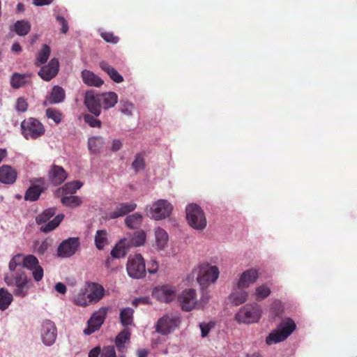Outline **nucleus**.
<instances>
[{"label":"nucleus","mask_w":357,"mask_h":357,"mask_svg":"<svg viewBox=\"0 0 357 357\" xmlns=\"http://www.w3.org/2000/svg\"><path fill=\"white\" fill-rule=\"evenodd\" d=\"M196 281L201 290L206 289L210 285L215 284L220 276V269L216 265L208 262L199 264L195 268Z\"/></svg>","instance_id":"1"},{"label":"nucleus","mask_w":357,"mask_h":357,"mask_svg":"<svg viewBox=\"0 0 357 357\" xmlns=\"http://www.w3.org/2000/svg\"><path fill=\"white\" fill-rule=\"evenodd\" d=\"M296 329L295 322L290 318L281 321L277 328L272 331L266 338L268 345L277 344L285 340Z\"/></svg>","instance_id":"2"},{"label":"nucleus","mask_w":357,"mask_h":357,"mask_svg":"<svg viewBox=\"0 0 357 357\" xmlns=\"http://www.w3.org/2000/svg\"><path fill=\"white\" fill-rule=\"evenodd\" d=\"M261 314L262 310L259 305L248 304L239 310L235 315V319L239 324H255L259 321Z\"/></svg>","instance_id":"3"},{"label":"nucleus","mask_w":357,"mask_h":357,"mask_svg":"<svg viewBox=\"0 0 357 357\" xmlns=\"http://www.w3.org/2000/svg\"><path fill=\"white\" fill-rule=\"evenodd\" d=\"M22 135L26 139H36L45 134L43 123L37 119L29 117L21 123Z\"/></svg>","instance_id":"4"},{"label":"nucleus","mask_w":357,"mask_h":357,"mask_svg":"<svg viewBox=\"0 0 357 357\" xmlns=\"http://www.w3.org/2000/svg\"><path fill=\"white\" fill-rule=\"evenodd\" d=\"M172 210L173 206L171 203L161 199L152 204L147 214L155 220H161L169 217Z\"/></svg>","instance_id":"5"},{"label":"nucleus","mask_w":357,"mask_h":357,"mask_svg":"<svg viewBox=\"0 0 357 357\" xmlns=\"http://www.w3.org/2000/svg\"><path fill=\"white\" fill-rule=\"evenodd\" d=\"M181 319L177 314H167L160 318L156 324V331L162 335L173 332L180 324Z\"/></svg>","instance_id":"6"},{"label":"nucleus","mask_w":357,"mask_h":357,"mask_svg":"<svg viewBox=\"0 0 357 357\" xmlns=\"http://www.w3.org/2000/svg\"><path fill=\"white\" fill-rule=\"evenodd\" d=\"M128 274L132 278L139 279L145 275L146 268L144 258L139 254L128 258L127 266Z\"/></svg>","instance_id":"7"},{"label":"nucleus","mask_w":357,"mask_h":357,"mask_svg":"<svg viewBox=\"0 0 357 357\" xmlns=\"http://www.w3.org/2000/svg\"><path fill=\"white\" fill-rule=\"evenodd\" d=\"M107 312V307H102L93 312L87 322V328L84 330V333L89 335L98 331L102 325Z\"/></svg>","instance_id":"8"},{"label":"nucleus","mask_w":357,"mask_h":357,"mask_svg":"<svg viewBox=\"0 0 357 357\" xmlns=\"http://www.w3.org/2000/svg\"><path fill=\"white\" fill-rule=\"evenodd\" d=\"M178 301L183 311L190 312L197 309L198 301L196 290L193 289L183 290L178 296Z\"/></svg>","instance_id":"9"},{"label":"nucleus","mask_w":357,"mask_h":357,"mask_svg":"<svg viewBox=\"0 0 357 357\" xmlns=\"http://www.w3.org/2000/svg\"><path fill=\"white\" fill-rule=\"evenodd\" d=\"M176 294V287L171 284H163L156 287L152 291V296L158 301L169 303L173 301Z\"/></svg>","instance_id":"10"},{"label":"nucleus","mask_w":357,"mask_h":357,"mask_svg":"<svg viewBox=\"0 0 357 357\" xmlns=\"http://www.w3.org/2000/svg\"><path fill=\"white\" fill-rule=\"evenodd\" d=\"M136 207L137 204L132 202L122 203L112 211H104L101 217L104 220L115 219L134 211Z\"/></svg>","instance_id":"11"},{"label":"nucleus","mask_w":357,"mask_h":357,"mask_svg":"<svg viewBox=\"0 0 357 357\" xmlns=\"http://www.w3.org/2000/svg\"><path fill=\"white\" fill-rule=\"evenodd\" d=\"M79 246V241L77 237L64 240L58 247L57 254L61 257H70L74 255Z\"/></svg>","instance_id":"12"},{"label":"nucleus","mask_w":357,"mask_h":357,"mask_svg":"<svg viewBox=\"0 0 357 357\" xmlns=\"http://www.w3.org/2000/svg\"><path fill=\"white\" fill-rule=\"evenodd\" d=\"M84 105L89 112L96 116H98L101 113V100L99 94H95L93 91H88L85 94Z\"/></svg>","instance_id":"13"},{"label":"nucleus","mask_w":357,"mask_h":357,"mask_svg":"<svg viewBox=\"0 0 357 357\" xmlns=\"http://www.w3.org/2000/svg\"><path fill=\"white\" fill-rule=\"evenodd\" d=\"M24 268L32 271L33 279L36 282H39L43 279L44 275L43 268L39 265V261L35 256L32 255L25 256Z\"/></svg>","instance_id":"14"},{"label":"nucleus","mask_w":357,"mask_h":357,"mask_svg":"<svg viewBox=\"0 0 357 357\" xmlns=\"http://www.w3.org/2000/svg\"><path fill=\"white\" fill-rule=\"evenodd\" d=\"M186 218L189 223H206L203 210L196 204H190L185 208Z\"/></svg>","instance_id":"15"},{"label":"nucleus","mask_w":357,"mask_h":357,"mask_svg":"<svg viewBox=\"0 0 357 357\" xmlns=\"http://www.w3.org/2000/svg\"><path fill=\"white\" fill-rule=\"evenodd\" d=\"M15 289L14 294L19 297H25L29 292V289L32 286V282L30 279L24 274H20L15 278Z\"/></svg>","instance_id":"16"},{"label":"nucleus","mask_w":357,"mask_h":357,"mask_svg":"<svg viewBox=\"0 0 357 357\" xmlns=\"http://www.w3.org/2000/svg\"><path fill=\"white\" fill-rule=\"evenodd\" d=\"M59 61L54 58L52 59L47 65L43 66L38 74L42 79L49 82L56 76L59 72Z\"/></svg>","instance_id":"17"},{"label":"nucleus","mask_w":357,"mask_h":357,"mask_svg":"<svg viewBox=\"0 0 357 357\" xmlns=\"http://www.w3.org/2000/svg\"><path fill=\"white\" fill-rule=\"evenodd\" d=\"M41 336L43 343L47 346H50L55 342L56 329L54 324L50 320L43 321Z\"/></svg>","instance_id":"18"},{"label":"nucleus","mask_w":357,"mask_h":357,"mask_svg":"<svg viewBox=\"0 0 357 357\" xmlns=\"http://www.w3.org/2000/svg\"><path fill=\"white\" fill-rule=\"evenodd\" d=\"M259 273L257 269L250 268L243 271L236 283L237 289L248 288L255 284L259 278Z\"/></svg>","instance_id":"19"},{"label":"nucleus","mask_w":357,"mask_h":357,"mask_svg":"<svg viewBox=\"0 0 357 357\" xmlns=\"http://www.w3.org/2000/svg\"><path fill=\"white\" fill-rule=\"evenodd\" d=\"M67 176L66 170L61 166L56 165H53L48 172V178L54 185H59L63 183Z\"/></svg>","instance_id":"20"},{"label":"nucleus","mask_w":357,"mask_h":357,"mask_svg":"<svg viewBox=\"0 0 357 357\" xmlns=\"http://www.w3.org/2000/svg\"><path fill=\"white\" fill-rule=\"evenodd\" d=\"M169 236L166 231L158 227L155 230V243L153 248L158 252L165 251L168 246Z\"/></svg>","instance_id":"21"},{"label":"nucleus","mask_w":357,"mask_h":357,"mask_svg":"<svg viewBox=\"0 0 357 357\" xmlns=\"http://www.w3.org/2000/svg\"><path fill=\"white\" fill-rule=\"evenodd\" d=\"M17 172L8 165H3L0 167V183L4 184H13L17 179Z\"/></svg>","instance_id":"22"},{"label":"nucleus","mask_w":357,"mask_h":357,"mask_svg":"<svg viewBox=\"0 0 357 357\" xmlns=\"http://www.w3.org/2000/svg\"><path fill=\"white\" fill-rule=\"evenodd\" d=\"M31 74L14 73L10 80L12 88L17 89L29 84L31 82Z\"/></svg>","instance_id":"23"},{"label":"nucleus","mask_w":357,"mask_h":357,"mask_svg":"<svg viewBox=\"0 0 357 357\" xmlns=\"http://www.w3.org/2000/svg\"><path fill=\"white\" fill-rule=\"evenodd\" d=\"M83 185V183L79 181H73L66 183L62 188H58L55 195L60 197L61 195H73Z\"/></svg>","instance_id":"24"},{"label":"nucleus","mask_w":357,"mask_h":357,"mask_svg":"<svg viewBox=\"0 0 357 357\" xmlns=\"http://www.w3.org/2000/svg\"><path fill=\"white\" fill-rule=\"evenodd\" d=\"M130 333L128 329L123 330L115 339V345L118 352L125 353L127 351V344L130 342Z\"/></svg>","instance_id":"25"},{"label":"nucleus","mask_w":357,"mask_h":357,"mask_svg":"<svg viewBox=\"0 0 357 357\" xmlns=\"http://www.w3.org/2000/svg\"><path fill=\"white\" fill-rule=\"evenodd\" d=\"M87 289L91 303H98L105 295V289L99 284L91 283Z\"/></svg>","instance_id":"26"},{"label":"nucleus","mask_w":357,"mask_h":357,"mask_svg":"<svg viewBox=\"0 0 357 357\" xmlns=\"http://www.w3.org/2000/svg\"><path fill=\"white\" fill-rule=\"evenodd\" d=\"M82 78L84 84L91 86L100 87L104 83L98 75L88 70L82 72Z\"/></svg>","instance_id":"27"},{"label":"nucleus","mask_w":357,"mask_h":357,"mask_svg":"<svg viewBox=\"0 0 357 357\" xmlns=\"http://www.w3.org/2000/svg\"><path fill=\"white\" fill-rule=\"evenodd\" d=\"M130 246L128 245V238H123L121 239L118 243L115 245L111 250V255L113 258H121L126 256L127 250Z\"/></svg>","instance_id":"28"},{"label":"nucleus","mask_w":357,"mask_h":357,"mask_svg":"<svg viewBox=\"0 0 357 357\" xmlns=\"http://www.w3.org/2000/svg\"><path fill=\"white\" fill-rule=\"evenodd\" d=\"M128 238V245L130 247H139L144 245L146 240V233L143 230L133 232Z\"/></svg>","instance_id":"29"},{"label":"nucleus","mask_w":357,"mask_h":357,"mask_svg":"<svg viewBox=\"0 0 357 357\" xmlns=\"http://www.w3.org/2000/svg\"><path fill=\"white\" fill-rule=\"evenodd\" d=\"M248 297V293L243 289H234L229 296L231 303L238 306L244 303Z\"/></svg>","instance_id":"30"},{"label":"nucleus","mask_w":357,"mask_h":357,"mask_svg":"<svg viewBox=\"0 0 357 357\" xmlns=\"http://www.w3.org/2000/svg\"><path fill=\"white\" fill-rule=\"evenodd\" d=\"M66 98V93L63 89L59 86H54L47 98V101L50 104H57L63 102Z\"/></svg>","instance_id":"31"},{"label":"nucleus","mask_w":357,"mask_h":357,"mask_svg":"<svg viewBox=\"0 0 357 357\" xmlns=\"http://www.w3.org/2000/svg\"><path fill=\"white\" fill-rule=\"evenodd\" d=\"M102 107L108 109L114 107L118 101V96L114 92H108L99 94Z\"/></svg>","instance_id":"32"},{"label":"nucleus","mask_w":357,"mask_h":357,"mask_svg":"<svg viewBox=\"0 0 357 357\" xmlns=\"http://www.w3.org/2000/svg\"><path fill=\"white\" fill-rule=\"evenodd\" d=\"M100 67L109 76V77L114 82L121 83L123 81V77L117 72L116 69L112 67L107 62L101 61L100 63Z\"/></svg>","instance_id":"33"},{"label":"nucleus","mask_w":357,"mask_h":357,"mask_svg":"<svg viewBox=\"0 0 357 357\" xmlns=\"http://www.w3.org/2000/svg\"><path fill=\"white\" fill-rule=\"evenodd\" d=\"M73 303L81 307H86L91 303L87 288H82L73 298Z\"/></svg>","instance_id":"34"},{"label":"nucleus","mask_w":357,"mask_h":357,"mask_svg":"<svg viewBox=\"0 0 357 357\" xmlns=\"http://www.w3.org/2000/svg\"><path fill=\"white\" fill-rule=\"evenodd\" d=\"M45 190L44 187L38 185H33L30 186L26 191L24 199L26 200L35 202L39 199L42 192Z\"/></svg>","instance_id":"35"},{"label":"nucleus","mask_w":357,"mask_h":357,"mask_svg":"<svg viewBox=\"0 0 357 357\" xmlns=\"http://www.w3.org/2000/svg\"><path fill=\"white\" fill-rule=\"evenodd\" d=\"M109 243V234L105 229L98 230L95 236L96 247L98 250H102Z\"/></svg>","instance_id":"36"},{"label":"nucleus","mask_w":357,"mask_h":357,"mask_svg":"<svg viewBox=\"0 0 357 357\" xmlns=\"http://www.w3.org/2000/svg\"><path fill=\"white\" fill-rule=\"evenodd\" d=\"M104 144L105 141L102 137H92L88 140L89 149L93 153H99Z\"/></svg>","instance_id":"37"},{"label":"nucleus","mask_w":357,"mask_h":357,"mask_svg":"<svg viewBox=\"0 0 357 357\" xmlns=\"http://www.w3.org/2000/svg\"><path fill=\"white\" fill-rule=\"evenodd\" d=\"M31 24L26 20H18L14 24V30L19 36H24L29 33Z\"/></svg>","instance_id":"38"},{"label":"nucleus","mask_w":357,"mask_h":357,"mask_svg":"<svg viewBox=\"0 0 357 357\" xmlns=\"http://www.w3.org/2000/svg\"><path fill=\"white\" fill-rule=\"evenodd\" d=\"M61 201L62 204L68 207L75 208L82 204V201L81 197L75 195H61Z\"/></svg>","instance_id":"39"},{"label":"nucleus","mask_w":357,"mask_h":357,"mask_svg":"<svg viewBox=\"0 0 357 357\" xmlns=\"http://www.w3.org/2000/svg\"><path fill=\"white\" fill-rule=\"evenodd\" d=\"M50 47L47 45H43L42 49L36 56V66H39L46 63L50 55Z\"/></svg>","instance_id":"40"},{"label":"nucleus","mask_w":357,"mask_h":357,"mask_svg":"<svg viewBox=\"0 0 357 357\" xmlns=\"http://www.w3.org/2000/svg\"><path fill=\"white\" fill-rule=\"evenodd\" d=\"M13 301V295L4 289H0V310H5Z\"/></svg>","instance_id":"41"},{"label":"nucleus","mask_w":357,"mask_h":357,"mask_svg":"<svg viewBox=\"0 0 357 357\" xmlns=\"http://www.w3.org/2000/svg\"><path fill=\"white\" fill-rule=\"evenodd\" d=\"M56 209L50 208L45 210L41 214L36 217V223L43 224L52 221L51 218L55 215Z\"/></svg>","instance_id":"42"},{"label":"nucleus","mask_w":357,"mask_h":357,"mask_svg":"<svg viewBox=\"0 0 357 357\" xmlns=\"http://www.w3.org/2000/svg\"><path fill=\"white\" fill-rule=\"evenodd\" d=\"M133 310L130 307L123 309L120 313L121 322L123 326L130 325L133 321Z\"/></svg>","instance_id":"43"},{"label":"nucleus","mask_w":357,"mask_h":357,"mask_svg":"<svg viewBox=\"0 0 357 357\" xmlns=\"http://www.w3.org/2000/svg\"><path fill=\"white\" fill-rule=\"evenodd\" d=\"M271 294V288L267 284L258 286L255 289V297L257 300H263Z\"/></svg>","instance_id":"44"},{"label":"nucleus","mask_w":357,"mask_h":357,"mask_svg":"<svg viewBox=\"0 0 357 357\" xmlns=\"http://www.w3.org/2000/svg\"><path fill=\"white\" fill-rule=\"evenodd\" d=\"M131 166L136 173L144 169L145 161L141 153H137L135 155V160Z\"/></svg>","instance_id":"45"},{"label":"nucleus","mask_w":357,"mask_h":357,"mask_svg":"<svg viewBox=\"0 0 357 357\" xmlns=\"http://www.w3.org/2000/svg\"><path fill=\"white\" fill-rule=\"evenodd\" d=\"M215 326V323L214 321H208V322H202L199 324V326L201 330V336L202 337H206L208 335L211 330Z\"/></svg>","instance_id":"46"},{"label":"nucleus","mask_w":357,"mask_h":357,"mask_svg":"<svg viewBox=\"0 0 357 357\" xmlns=\"http://www.w3.org/2000/svg\"><path fill=\"white\" fill-rule=\"evenodd\" d=\"M46 116L48 119H52L56 124L61 123L62 120L61 114L53 108H48L46 110Z\"/></svg>","instance_id":"47"},{"label":"nucleus","mask_w":357,"mask_h":357,"mask_svg":"<svg viewBox=\"0 0 357 357\" xmlns=\"http://www.w3.org/2000/svg\"><path fill=\"white\" fill-rule=\"evenodd\" d=\"M84 121L92 128H100L101 121L91 114L84 115Z\"/></svg>","instance_id":"48"},{"label":"nucleus","mask_w":357,"mask_h":357,"mask_svg":"<svg viewBox=\"0 0 357 357\" xmlns=\"http://www.w3.org/2000/svg\"><path fill=\"white\" fill-rule=\"evenodd\" d=\"M28 109V103L24 97H20L17 99L15 109L18 112H25Z\"/></svg>","instance_id":"49"},{"label":"nucleus","mask_w":357,"mask_h":357,"mask_svg":"<svg viewBox=\"0 0 357 357\" xmlns=\"http://www.w3.org/2000/svg\"><path fill=\"white\" fill-rule=\"evenodd\" d=\"M133 108L134 105L132 103L127 102L120 103V111L125 115L131 116Z\"/></svg>","instance_id":"50"},{"label":"nucleus","mask_w":357,"mask_h":357,"mask_svg":"<svg viewBox=\"0 0 357 357\" xmlns=\"http://www.w3.org/2000/svg\"><path fill=\"white\" fill-rule=\"evenodd\" d=\"M101 37L107 43L116 44L119 38L115 36L112 32H103L101 33Z\"/></svg>","instance_id":"51"},{"label":"nucleus","mask_w":357,"mask_h":357,"mask_svg":"<svg viewBox=\"0 0 357 357\" xmlns=\"http://www.w3.org/2000/svg\"><path fill=\"white\" fill-rule=\"evenodd\" d=\"M202 294L200 299L198 301L197 309L204 307V306L209 301L211 298L206 289L202 290Z\"/></svg>","instance_id":"52"},{"label":"nucleus","mask_w":357,"mask_h":357,"mask_svg":"<svg viewBox=\"0 0 357 357\" xmlns=\"http://www.w3.org/2000/svg\"><path fill=\"white\" fill-rule=\"evenodd\" d=\"M142 221V215L139 213L128 215L125 220V223H139Z\"/></svg>","instance_id":"53"},{"label":"nucleus","mask_w":357,"mask_h":357,"mask_svg":"<svg viewBox=\"0 0 357 357\" xmlns=\"http://www.w3.org/2000/svg\"><path fill=\"white\" fill-rule=\"evenodd\" d=\"M101 357H116V352L114 350V347L112 346H108L104 347L101 354Z\"/></svg>","instance_id":"54"},{"label":"nucleus","mask_w":357,"mask_h":357,"mask_svg":"<svg viewBox=\"0 0 357 357\" xmlns=\"http://www.w3.org/2000/svg\"><path fill=\"white\" fill-rule=\"evenodd\" d=\"M56 21L61 25V32L63 33H66L67 31H68V22L66 20V19L63 17L60 16V15H57L56 17Z\"/></svg>","instance_id":"55"},{"label":"nucleus","mask_w":357,"mask_h":357,"mask_svg":"<svg viewBox=\"0 0 357 357\" xmlns=\"http://www.w3.org/2000/svg\"><path fill=\"white\" fill-rule=\"evenodd\" d=\"M159 268L158 262L155 259H151L148 264V272L151 274H155L158 272Z\"/></svg>","instance_id":"56"},{"label":"nucleus","mask_w":357,"mask_h":357,"mask_svg":"<svg viewBox=\"0 0 357 357\" xmlns=\"http://www.w3.org/2000/svg\"><path fill=\"white\" fill-rule=\"evenodd\" d=\"M13 263H16L20 266L24 267V262L25 259V256L21 254H17L15 255L13 258Z\"/></svg>","instance_id":"57"},{"label":"nucleus","mask_w":357,"mask_h":357,"mask_svg":"<svg viewBox=\"0 0 357 357\" xmlns=\"http://www.w3.org/2000/svg\"><path fill=\"white\" fill-rule=\"evenodd\" d=\"M122 145V142L119 139H114L112 143L111 150L113 152H116L121 149Z\"/></svg>","instance_id":"58"},{"label":"nucleus","mask_w":357,"mask_h":357,"mask_svg":"<svg viewBox=\"0 0 357 357\" xmlns=\"http://www.w3.org/2000/svg\"><path fill=\"white\" fill-rule=\"evenodd\" d=\"M54 288L57 292H59L61 294H64L66 292V289H67L66 286L62 282L56 283Z\"/></svg>","instance_id":"59"},{"label":"nucleus","mask_w":357,"mask_h":357,"mask_svg":"<svg viewBox=\"0 0 357 357\" xmlns=\"http://www.w3.org/2000/svg\"><path fill=\"white\" fill-rule=\"evenodd\" d=\"M59 225H45L40 227V231L44 233H48L51 231L54 230Z\"/></svg>","instance_id":"60"},{"label":"nucleus","mask_w":357,"mask_h":357,"mask_svg":"<svg viewBox=\"0 0 357 357\" xmlns=\"http://www.w3.org/2000/svg\"><path fill=\"white\" fill-rule=\"evenodd\" d=\"M53 0H33V3L37 6H42L52 3Z\"/></svg>","instance_id":"61"},{"label":"nucleus","mask_w":357,"mask_h":357,"mask_svg":"<svg viewBox=\"0 0 357 357\" xmlns=\"http://www.w3.org/2000/svg\"><path fill=\"white\" fill-rule=\"evenodd\" d=\"M63 214H58L52 220V221L49 222L48 223L59 224L61 223L63 220Z\"/></svg>","instance_id":"62"},{"label":"nucleus","mask_w":357,"mask_h":357,"mask_svg":"<svg viewBox=\"0 0 357 357\" xmlns=\"http://www.w3.org/2000/svg\"><path fill=\"white\" fill-rule=\"evenodd\" d=\"M100 348L96 347L91 350V351L89 354V357H98V355L100 354Z\"/></svg>","instance_id":"63"},{"label":"nucleus","mask_w":357,"mask_h":357,"mask_svg":"<svg viewBox=\"0 0 357 357\" xmlns=\"http://www.w3.org/2000/svg\"><path fill=\"white\" fill-rule=\"evenodd\" d=\"M47 248V244L45 242H43L40 247L38 248V252L43 254Z\"/></svg>","instance_id":"64"}]
</instances>
